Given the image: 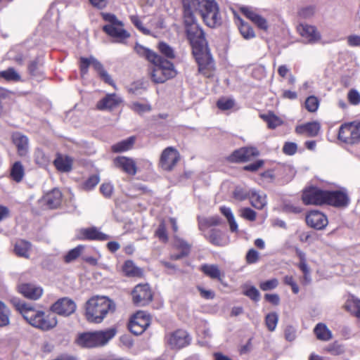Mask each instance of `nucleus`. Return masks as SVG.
Instances as JSON below:
<instances>
[{
	"instance_id": "nucleus-1",
	"label": "nucleus",
	"mask_w": 360,
	"mask_h": 360,
	"mask_svg": "<svg viewBox=\"0 0 360 360\" xmlns=\"http://www.w3.org/2000/svg\"><path fill=\"white\" fill-rule=\"evenodd\" d=\"M182 3L184 24L199 71L210 77L213 69V60L196 15H200L209 27H215L220 23L221 20L218 5L215 0H182Z\"/></svg>"
},
{
	"instance_id": "nucleus-2",
	"label": "nucleus",
	"mask_w": 360,
	"mask_h": 360,
	"mask_svg": "<svg viewBox=\"0 0 360 360\" xmlns=\"http://www.w3.org/2000/svg\"><path fill=\"white\" fill-rule=\"evenodd\" d=\"M11 302L16 310L32 326L42 331H49L57 326L58 320L53 314L36 309L32 304L16 298L13 299Z\"/></svg>"
},
{
	"instance_id": "nucleus-3",
	"label": "nucleus",
	"mask_w": 360,
	"mask_h": 360,
	"mask_svg": "<svg viewBox=\"0 0 360 360\" xmlns=\"http://www.w3.org/2000/svg\"><path fill=\"white\" fill-rule=\"evenodd\" d=\"M115 302L106 297L95 296L90 298L85 305V317L93 323H100L109 314L115 311Z\"/></svg>"
},
{
	"instance_id": "nucleus-4",
	"label": "nucleus",
	"mask_w": 360,
	"mask_h": 360,
	"mask_svg": "<svg viewBox=\"0 0 360 360\" xmlns=\"http://www.w3.org/2000/svg\"><path fill=\"white\" fill-rule=\"evenodd\" d=\"M151 63L153 66L149 69V76L155 84L165 83L168 79L174 78L177 74L174 64L160 56H158V59Z\"/></svg>"
},
{
	"instance_id": "nucleus-5",
	"label": "nucleus",
	"mask_w": 360,
	"mask_h": 360,
	"mask_svg": "<svg viewBox=\"0 0 360 360\" xmlns=\"http://www.w3.org/2000/svg\"><path fill=\"white\" fill-rule=\"evenodd\" d=\"M116 334L115 328L87 332L79 334L77 338L78 345L84 347H96L107 344Z\"/></svg>"
},
{
	"instance_id": "nucleus-6",
	"label": "nucleus",
	"mask_w": 360,
	"mask_h": 360,
	"mask_svg": "<svg viewBox=\"0 0 360 360\" xmlns=\"http://www.w3.org/2000/svg\"><path fill=\"white\" fill-rule=\"evenodd\" d=\"M103 19L108 24L103 27V30L116 43H124L130 37V34L124 29V24L115 15L109 13H101Z\"/></svg>"
},
{
	"instance_id": "nucleus-7",
	"label": "nucleus",
	"mask_w": 360,
	"mask_h": 360,
	"mask_svg": "<svg viewBox=\"0 0 360 360\" xmlns=\"http://www.w3.org/2000/svg\"><path fill=\"white\" fill-rule=\"evenodd\" d=\"M165 344L172 349H179L190 345L191 338L188 332L178 329L165 335Z\"/></svg>"
},
{
	"instance_id": "nucleus-8",
	"label": "nucleus",
	"mask_w": 360,
	"mask_h": 360,
	"mask_svg": "<svg viewBox=\"0 0 360 360\" xmlns=\"http://www.w3.org/2000/svg\"><path fill=\"white\" fill-rule=\"evenodd\" d=\"M339 140L354 144L360 141V122H353L342 124L338 133Z\"/></svg>"
},
{
	"instance_id": "nucleus-9",
	"label": "nucleus",
	"mask_w": 360,
	"mask_h": 360,
	"mask_svg": "<svg viewBox=\"0 0 360 360\" xmlns=\"http://www.w3.org/2000/svg\"><path fill=\"white\" fill-rule=\"evenodd\" d=\"M90 65L93 66V68L98 72L101 79H103L106 83L113 86H115L112 79H111L109 74L103 69L102 64L94 57H90L89 58H80V69L82 75L86 74L88 68Z\"/></svg>"
},
{
	"instance_id": "nucleus-10",
	"label": "nucleus",
	"mask_w": 360,
	"mask_h": 360,
	"mask_svg": "<svg viewBox=\"0 0 360 360\" xmlns=\"http://www.w3.org/2000/svg\"><path fill=\"white\" fill-rule=\"evenodd\" d=\"M150 318L149 314L143 311L136 312L131 319L129 328L135 335H141L149 326Z\"/></svg>"
},
{
	"instance_id": "nucleus-11",
	"label": "nucleus",
	"mask_w": 360,
	"mask_h": 360,
	"mask_svg": "<svg viewBox=\"0 0 360 360\" xmlns=\"http://www.w3.org/2000/svg\"><path fill=\"white\" fill-rule=\"evenodd\" d=\"M180 159L179 153L173 147L166 148L162 153L160 165L162 169L171 171Z\"/></svg>"
},
{
	"instance_id": "nucleus-12",
	"label": "nucleus",
	"mask_w": 360,
	"mask_h": 360,
	"mask_svg": "<svg viewBox=\"0 0 360 360\" xmlns=\"http://www.w3.org/2000/svg\"><path fill=\"white\" fill-rule=\"evenodd\" d=\"M326 191L316 187H309L304 190L302 201L305 205H321L325 204Z\"/></svg>"
},
{
	"instance_id": "nucleus-13",
	"label": "nucleus",
	"mask_w": 360,
	"mask_h": 360,
	"mask_svg": "<svg viewBox=\"0 0 360 360\" xmlns=\"http://www.w3.org/2000/svg\"><path fill=\"white\" fill-rule=\"evenodd\" d=\"M132 300L135 304L145 306L153 298L151 290L148 284H139L132 291Z\"/></svg>"
},
{
	"instance_id": "nucleus-14",
	"label": "nucleus",
	"mask_w": 360,
	"mask_h": 360,
	"mask_svg": "<svg viewBox=\"0 0 360 360\" xmlns=\"http://www.w3.org/2000/svg\"><path fill=\"white\" fill-rule=\"evenodd\" d=\"M77 305L72 300L63 297L51 305V310L58 315L68 316L75 311Z\"/></svg>"
},
{
	"instance_id": "nucleus-15",
	"label": "nucleus",
	"mask_w": 360,
	"mask_h": 360,
	"mask_svg": "<svg viewBox=\"0 0 360 360\" xmlns=\"http://www.w3.org/2000/svg\"><path fill=\"white\" fill-rule=\"evenodd\" d=\"M297 30L307 43L314 44L321 39L320 33L313 25L301 23L297 26Z\"/></svg>"
},
{
	"instance_id": "nucleus-16",
	"label": "nucleus",
	"mask_w": 360,
	"mask_h": 360,
	"mask_svg": "<svg viewBox=\"0 0 360 360\" xmlns=\"http://www.w3.org/2000/svg\"><path fill=\"white\" fill-rule=\"evenodd\" d=\"M325 204L334 207H345L349 203V198L342 191H326Z\"/></svg>"
},
{
	"instance_id": "nucleus-17",
	"label": "nucleus",
	"mask_w": 360,
	"mask_h": 360,
	"mask_svg": "<svg viewBox=\"0 0 360 360\" xmlns=\"http://www.w3.org/2000/svg\"><path fill=\"white\" fill-rule=\"evenodd\" d=\"M18 290L25 297L32 300H37L43 295L41 287L34 283H21L18 285Z\"/></svg>"
},
{
	"instance_id": "nucleus-18",
	"label": "nucleus",
	"mask_w": 360,
	"mask_h": 360,
	"mask_svg": "<svg viewBox=\"0 0 360 360\" xmlns=\"http://www.w3.org/2000/svg\"><path fill=\"white\" fill-rule=\"evenodd\" d=\"M306 222L309 226L321 230L327 226L328 219L322 212L314 210L306 216Z\"/></svg>"
},
{
	"instance_id": "nucleus-19",
	"label": "nucleus",
	"mask_w": 360,
	"mask_h": 360,
	"mask_svg": "<svg viewBox=\"0 0 360 360\" xmlns=\"http://www.w3.org/2000/svg\"><path fill=\"white\" fill-rule=\"evenodd\" d=\"M259 155L258 150L255 147L241 148L233 153L231 158L236 162H247Z\"/></svg>"
},
{
	"instance_id": "nucleus-20",
	"label": "nucleus",
	"mask_w": 360,
	"mask_h": 360,
	"mask_svg": "<svg viewBox=\"0 0 360 360\" xmlns=\"http://www.w3.org/2000/svg\"><path fill=\"white\" fill-rule=\"evenodd\" d=\"M241 12L250 19L258 28L266 31L269 25L266 20L259 15L252 8L241 7Z\"/></svg>"
},
{
	"instance_id": "nucleus-21",
	"label": "nucleus",
	"mask_w": 360,
	"mask_h": 360,
	"mask_svg": "<svg viewBox=\"0 0 360 360\" xmlns=\"http://www.w3.org/2000/svg\"><path fill=\"white\" fill-rule=\"evenodd\" d=\"M114 163L116 167L122 169L129 175H135L137 172L136 163L132 158L125 156L117 157L115 159Z\"/></svg>"
},
{
	"instance_id": "nucleus-22",
	"label": "nucleus",
	"mask_w": 360,
	"mask_h": 360,
	"mask_svg": "<svg viewBox=\"0 0 360 360\" xmlns=\"http://www.w3.org/2000/svg\"><path fill=\"white\" fill-rule=\"evenodd\" d=\"M62 201V193L58 188H53L46 193L41 199V202L46 205L49 208L58 207Z\"/></svg>"
},
{
	"instance_id": "nucleus-23",
	"label": "nucleus",
	"mask_w": 360,
	"mask_h": 360,
	"mask_svg": "<svg viewBox=\"0 0 360 360\" xmlns=\"http://www.w3.org/2000/svg\"><path fill=\"white\" fill-rule=\"evenodd\" d=\"M122 98L115 94H107L97 103V108L101 110H111L117 107Z\"/></svg>"
},
{
	"instance_id": "nucleus-24",
	"label": "nucleus",
	"mask_w": 360,
	"mask_h": 360,
	"mask_svg": "<svg viewBox=\"0 0 360 360\" xmlns=\"http://www.w3.org/2000/svg\"><path fill=\"white\" fill-rule=\"evenodd\" d=\"M79 238L83 240H106L109 239L110 236L101 232L97 228L91 227L81 229L79 231Z\"/></svg>"
},
{
	"instance_id": "nucleus-25",
	"label": "nucleus",
	"mask_w": 360,
	"mask_h": 360,
	"mask_svg": "<svg viewBox=\"0 0 360 360\" xmlns=\"http://www.w3.org/2000/svg\"><path fill=\"white\" fill-rule=\"evenodd\" d=\"M321 129L318 122H310L296 127L295 132L297 134L314 137L318 135Z\"/></svg>"
},
{
	"instance_id": "nucleus-26",
	"label": "nucleus",
	"mask_w": 360,
	"mask_h": 360,
	"mask_svg": "<svg viewBox=\"0 0 360 360\" xmlns=\"http://www.w3.org/2000/svg\"><path fill=\"white\" fill-rule=\"evenodd\" d=\"M12 139L13 143L17 148L18 155L22 157L25 156L29 151L28 138L20 133H15Z\"/></svg>"
},
{
	"instance_id": "nucleus-27",
	"label": "nucleus",
	"mask_w": 360,
	"mask_h": 360,
	"mask_svg": "<svg viewBox=\"0 0 360 360\" xmlns=\"http://www.w3.org/2000/svg\"><path fill=\"white\" fill-rule=\"evenodd\" d=\"M0 79H4L8 82L17 83L22 82L20 74L12 67L0 71Z\"/></svg>"
},
{
	"instance_id": "nucleus-28",
	"label": "nucleus",
	"mask_w": 360,
	"mask_h": 360,
	"mask_svg": "<svg viewBox=\"0 0 360 360\" xmlns=\"http://www.w3.org/2000/svg\"><path fill=\"white\" fill-rule=\"evenodd\" d=\"M251 205L258 210H262L266 205V196L263 193H259L255 190H251L250 196Z\"/></svg>"
},
{
	"instance_id": "nucleus-29",
	"label": "nucleus",
	"mask_w": 360,
	"mask_h": 360,
	"mask_svg": "<svg viewBox=\"0 0 360 360\" xmlns=\"http://www.w3.org/2000/svg\"><path fill=\"white\" fill-rule=\"evenodd\" d=\"M122 271L124 275L128 277H141L143 276V270L136 266L131 260H127L124 262Z\"/></svg>"
},
{
	"instance_id": "nucleus-30",
	"label": "nucleus",
	"mask_w": 360,
	"mask_h": 360,
	"mask_svg": "<svg viewBox=\"0 0 360 360\" xmlns=\"http://www.w3.org/2000/svg\"><path fill=\"white\" fill-rule=\"evenodd\" d=\"M314 333L317 339L321 341H328L332 339V332L324 323H319L316 324L314 329Z\"/></svg>"
},
{
	"instance_id": "nucleus-31",
	"label": "nucleus",
	"mask_w": 360,
	"mask_h": 360,
	"mask_svg": "<svg viewBox=\"0 0 360 360\" xmlns=\"http://www.w3.org/2000/svg\"><path fill=\"white\" fill-rule=\"evenodd\" d=\"M11 178L15 182L20 183L25 176V167L20 161L15 162L10 170Z\"/></svg>"
},
{
	"instance_id": "nucleus-32",
	"label": "nucleus",
	"mask_w": 360,
	"mask_h": 360,
	"mask_svg": "<svg viewBox=\"0 0 360 360\" xmlns=\"http://www.w3.org/2000/svg\"><path fill=\"white\" fill-rule=\"evenodd\" d=\"M56 169L62 172H68L72 169V160L69 157L58 156L53 161Z\"/></svg>"
},
{
	"instance_id": "nucleus-33",
	"label": "nucleus",
	"mask_w": 360,
	"mask_h": 360,
	"mask_svg": "<svg viewBox=\"0 0 360 360\" xmlns=\"http://www.w3.org/2000/svg\"><path fill=\"white\" fill-rule=\"evenodd\" d=\"M31 250V244L24 240H18L15 243L14 246L15 253L19 256L25 258H28L30 256V251Z\"/></svg>"
},
{
	"instance_id": "nucleus-34",
	"label": "nucleus",
	"mask_w": 360,
	"mask_h": 360,
	"mask_svg": "<svg viewBox=\"0 0 360 360\" xmlns=\"http://www.w3.org/2000/svg\"><path fill=\"white\" fill-rule=\"evenodd\" d=\"M135 142V137L131 136L112 146V150L115 153H121L131 149Z\"/></svg>"
},
{
	"instance_id": "nucleus-35",
	"label": "nucleus",
	"mask_w": 360,
	"mask_h": 360,
	"mask_svg": "<svg viewBox=\"0 0 360 360\" xmlns=\"http://www.w3.org/2000/svg\"><path fill=\"white\" fill-rule=\"evenodd\" d=\"M134 49L140 56L145 57L150 63L158 59V54L140 44H136Z\"/></svg>"
},
{
	"instance_id": "nucleus-36",
	"label": "nucleus",
	"mask_w": 360,
	"mask_h": 360,
	"mask_svg": "<svg viewBox=\"0 0 360 360\" xmlns=\"http://www.w3.org/2000/svg\"><path fill=\"white\" fill-rule=\"evenodd\" d=\"M345 308L360 319V300L354 297L347 300L345 304Z\"/></svg>"
},
{
	"instance_id": "nucleus-37",
	"label": "nucleus",
	"mask_w": 360,
	"mask_h": 360,
	"mask_svg": "<svg viewBox=\"0 0 360 360\" xmlns=\"http://www.w3.org/2000/svg\"><path fill=\"white\" fill-rule=\"evenodd\" d=\"M202 271L212 279L221 281V271L217 265L204 264L201 266Z\"/></svg>"
},
{
	"instance_id": "nucleus-38",
	"label": "nucleus",
	"mask_w": 360,
	"mask_h": 360,
	"mask_svg": "<svg viewBox=\"0 0 360 360\" xmlns=\"http://www.w3.org/2000/svg\"><path fill=\"white\" fill-rule=\"evenodd\" d=\"M238 20L239 21L238 29L241 35L245 39L254 38L255 37V34L252 27L248 23L245 22L240 18L238 17Z\"/></svg>"
},
{
	"instance_id": "nucleus-39",
	"label": "nucleus",
	"mask_w": 360,
	"mask_h": 360,
	"mask_svg": "<svg viewBox=\"0 0 360 360\" xmlns=\"http://www.w3.org/2000/svg\"><path fill=\"white\" fill-rule=\"evenodd\" d=\"M220 211L221 214L227 219V221L229 224L230 230L232 232L237 231L238 224L235 220V217L231 212V210L229 207L223 206L220 207Z\"/></svg>"
},
{
	"instance_id": "nucleus-40",
	"label": "nucleus",
	"mask_w": 360,
	"mask_h": 360,
	"mask_svg": "<svg viewBox=\"0 0 360 360\" xmlns=\"http://www.w3.org/2000/svg\"><path fill=\"white\" fill-rule=\"evenodd\" d=\"M34 157L36 164L42 167L48 166L51 161L49 156L39 148L36 149Z\"/></svg>"
},
{
	"instance_id": "nucleus-41",
	"label": "nucleus",
	"mask_w": 360,
	"mask_h": 360,
	"mask_svg": "<svg viewBox=\"0 0 360 360\" xmlns=\"http://www.w3.org/2000/svg\"><path fill=\"white\" fill-rule=\"evenodd\" d=\"M261 117L267 123L270 129H275L283 123L282 120L273 113L262 115Z\"/></svg>"
},
{
	"instance_id": "nucleus-42",
	"label": "nucleus",
	"mask_w": 360,
	"mask_h": 360,
	"mask_svg": "<svg viewBox=\"0 0 360 360\" xmlns=\"http://www.w3.org/2000/svg\"><path fill=\"white\" fill-rule=\"evenodd\" d=\"M176 245L181 250V252L180 254L172 255L170 257L172 259L177 260L188 255L191 247L184 240H178Z\"/></svg>"
},
{
	"instance_id": "nucleus-43",
	"label": "nucleus",
	"mask_w": 360,
	"mask_h": 360,
	"mask_svg": "<svg viewBox=\"0 0 360 360\" xmlns=\"http://www.w3.org/2000/svg\"><path fill=\"white\" fill-rule=\"evenodd\" d=\"M208 239L210 243L215 245H224L226 243L223 238L222 233L217 229H212L210 231Z\"/></svg>"
},
{
	"instance_id": "nucleus-44",
	"label": "nucleus",
	"mask_w": 360,
	"mask_h": 360,
	"mask_svg": "<svg viewBox=\"0 0 360 360\" xmlns=\"http://www.w3.org/2000/svg\"><path fill=\"white\" fill-rule=\"evenodd\" d=\"M9 309L4 302L0 301V327H4L9 324Z\"/></svg>"
},
{
	"instance_id": "nucleus-45",
	"label": "nucleus",
	"mask_w": 360,
	"mask_h": 360,
	"mask_svg": "<svg viewBox=\"0 0 360 360\" xmlns=\"http://www.w3.org/2000/svg\"><path fill=\"white\" fill-rule=\"evenodd\" d=\"M158 49L160 52L168 59H173L175 58V53L174 49L165 42H160L158 44Z\"/></svg>"
},
{
	"instance_id": "nucleus-46",
	"label": "nucleus",
	"mask_w": 360,
	"mask_h": 360,
	"mask_svg": "<svg viewBox=\"0 0 360 360\" xmlns=\"http://www.w3.org/2000/svg\"><path fill=\"white\" fill-rule=\"evenodd\" d=\"M130 108L133 111L139 115H142L151 110L150 105L146 103H142L140 102H133L130 105Z\"/></svg>"
},
{
	"instance_id": "nucleus-47",
	"label": "nucleus",
	"mask_w": 360,
	"mask_h": 360,
	"mask_svg": "<svg viewBox=\"0 0 360 360\" xmlns=\"http://www.w3.org/2000/svg\"><path fill=\"white\" fill-rule=\"evenodd\" d=\"M243 294L254 301L259 300L260 294L258 290L254 286L244 285L243 286Z\"/></svg>"
},
{
	"instance_id": "nucleus-48",
	"label": "nucleus",
	"mask_w": 360,
	"mask_h": 360,
	"mask_svg": "<svg viewBox=\"0 0 360 360\" xmlns=\"http://www.w3.org/2000/svg\"><path fill=\"white\" fill-rule=\"evenodd\" d=\"M84 248L83 245H78L70 250L64 257L65 262L70 263L75 260L81 255Z\"/></svg>"
},
{
	"instance_id": "nucleus-49",
	"label": "nucleus",
	"mask_w": 360,
	"mask_h": 360,
	"mask_svg": "<svg viewBox=\"0 0 360 360\" xmlns=\"http://www.w3.org/2000/svg\"><path fill=\"white\" fill-rule=\"evenodd\" d=\"M250 194L251 190L248 191L246 188L240 186H237L233 193V198L240 201H243L248 198H250Z\"/></svg>"
},
{
	"instance_id": "nucleus-50",
	"label": "nucleus",
	"mask_w": 360,
	"mask_h": 360,
	"mask_svg": "<svg viewBox=\"0 0 360 360\" xmlns=\"http://www.w3.org/2000/svg\"><path fill=\"white\" fill-rule=\"evenodd\" d=\"M326 351L332 355L338 356L345 352V347L342 345L335 342L326 347Z\"/></svg>"
},
{
	"instance_id": "nucleus-51",
	"label": "nucleus",
	"mask_w": 360,
	"mask_h": 360,
	"mask_svg": "<svg viewBox=\"0 0 360 360\" xmlns=\"http://www.w3.org/2000/svg\"><path fill=\"white\" fill-rule=\"evenodd\" d=\"M221 224V219L218 216H212L207 218H205L200 221L199 226L200 229H202V226H218Z\"/></svg>"
},
{
	"instance_id": "nucleus-52",
	"label": "nucleus",
	"mask_w": 360,
	"mask_h": 360,
	"mask_svg": "<svg viewBox=\"0 0 360 360\" xmlns=\"http://www.w3.org/2000/svg\"><path fill=\"white\" fill-rule=\"evenodd\" d=\"M278 316L276 313L273 312L266 315L265 322L266 327L270 331H274L277 326Z\"/></svg>"
},
{
	"instance_id": "nucleus-53",
	"label": "nucleus",
	"mask_w": 360,
	"mask_h": 360,
	"mask_svg": "<svg viewBox=\"0 0 360 360\" xmlns=\"http://www.w3.org/2000/svg\"><path fill=\"white\" fill-rule=\"evenodd\" d=\"M197 334L200 338L205 340V342H207L212 338L211 330L205 323L202 326H198Z\"/></svg>"
},
{
	"instance_id": "nucleus-54",
	"label": "nucleus",
	"mask_w": 360,
	"mask_h": 360,
	"mask_svg": "<svg viewBox=\"0 0 360 360\" xmlns=\"http://www.w3.org/2000/svg\"><path fill=\"white\" fill-rule=\"evenodd\" d=\"M319 105L318 98L314 96L308 97L305 101V107L308 111L314 112L317 110Z\"/></svg>"
},
{
	"instance_id": "nucleus-55",
	"label": "nucleus",
	"mask_w": 360,
	"mask_h": 360,
	"mask_svg": "<svg viewBox=\"0 0 360 360\" xmlns=\"http://www.w3.org/2000/svg\"><path fill=\"white\" fill-rule=\"evenodd\" d=\"M278 285V281L277 278H271L270 280L261 282L259 288L263 291H268L275 289Z\"/></svg>"
},
{
	"instance_id": "nucleus-56",
	"label": "nucleus",
	"mask_w": 360,
	"mask_h": 360,
	"mask_svg": "<svg viewBox=\"0 0 360 360\" xmlns=\"http://www.w3.org/2000/svg\"><path fill=\"white\" fill-rule=\"evenodd\" d=\"M155 236L163 243H167L168 240V236L166 231V226L164 222H161L155 231Z\"/></svg>"
},
{
	"instance_id": "nucleus-57",
	"label": "nucleus",
	"mask_w": 360,
	"mask_h": 360,
	"mask_svg": "<svg viewBox=\"0 0 360 360\" xmlns=\"http://www.w3.org/2000/svg\"><path fill=\"white\" fill-rule=\"evenodd\" d=\"M240 214L243 218L251 221H255L257 217L256 212L249 207H244L240 209Z\"/></svg>"
},
{
	"instance_id": "nucleus-58",
	"label": "nucleus",
	"mask_w": 360,
	"mask_h": 360,
	"mask_svg": "<svg viewBox=\"0 0 360 360\" xmlns=\"http://www.w3.org/2000/svg\"><path fill=\"white\" fill-rule=\"evenodd\" d=\"M100 181V177L98 174H94L89 177V179L84 182V188L86 190L93 189Z\"/></svg>"
},
{
	"instance_id": "nucleus-59",
	"label": "nucleus",
	"mask_w": 360,
	"mask_h": 360,
	"mask_svg": "<svg viewBox=\"0 0 360 360\" xmlns=\"http://www.w3.org/2000/svg\"><path fill=\"white\" fill-rule=\"evenodd\" d=\"M217 107L223 110H229L234 105V100L231 98H222L217 101Z\"/></svg>"
},
{
	"instance_id": "nucleus-60",
	"label": "nucleus",
	"mask_w": 360,
	"mask_h": 360,
	"mask_svg": "<svg viewBox=\"0 0 360 360\" xmlns=\"http://www.w3.org/2000/svg\"><path fill=\"white\" fill-rule=\"evenodd\" d=\"M297 150V146L293 142H286L283 147V152L288 155L295 154Z\"/></svg>"
},
{
	"instance_id": "nucleus-61",
	"label": "nucleus",
	"mask_w": 360,
	"mask_h": 360,
	"mask_svg": "<svg viewBox=\"0 0 360 360\" xmlns=\"http://www.w3.org/2000/svg\"><path fill=\"white\" fill-rule=\"evenodd\" d=\"M283 282L285 284L290 285L292 288V291L295 294H297L299 292V287L294 281V278L292 276H285L283 278Z\"/></svg>"
},
{
	"instance_id": "nucleus-62",
	"label": "nucleus",
	"mask_w": 360,
	"mask_h": 360,
	"mask_svg": "<svg viewBox=\"0 0 360 360\" xmlns=\"http://www.w3.org/2000/svg\"><path fill=\"white\" fill-rule=\"evenodd\" d=\"M347 97L349 101L353 105H358L360 103V94L355 89L350 90Z\"/></svg>"
},
{
	"instance_id": "nucleus-63",
	"label": "nucleus",
	"mask_w": 360,
	"mask_h": 360,
	"mask_svg": "<svg viewBox=\"0 0 360 360\" xmlns=\"http://www.w3.org/2000/svg\"><path fill=\"white\" fill-rule=\"evenodd\" d=\"M100 191L105 198H110L113 192V186L110 183H104L101 184Z\"/></svg>"
},
{
	"instance_id": "nucleus-64",
	"label": "nucleus",
	"mask_w": 360,
	"mask_h": 360,
	"mask_svg": "<svg viewBox=\"0 0 360 360\" xmlns=\"http://www.w3.org/2000/svg\"><path fill=\"white\" fill-rule=\"evenodd\" d=\"M284 335L288 341L292 342L296 338V329L292 326H288L285 329Z\"/></svg>"
}]
</instances>
